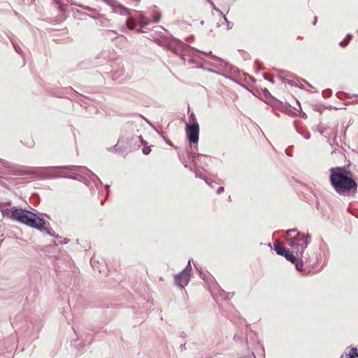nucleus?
Segmentation results:
<instances>
[{"mask_svg": "<svg viewBox=\"0 0 358 358\" xmlns=\"http://www.w3.org/2000/svg\"><path fill=\"white\" fill-rule=\"evenodd\" d=\"M329 181L334 189L339 195H349L357 192V182L348 176L344 168L339 166L331 168Z\"/></svg>", "mask_w": 358, "mask_h": 358, "instance_id": "obj_1", "label": "nucleus"}, {"mask_svg": "<svg viewBox=\"0 0 358 358\" xmlns=\"http://www.w3.org/2000/svg\"><path fill=\"white\" fill-rule=\"evenodd\" d=\"M285 237L288 245L297 257H300L301 261H307L308 258L303 256V253L310 243V236L300 233L296 229H292L285 231Z\"/></svg>", "mask_w": 358, "mask_h": 358, "instance_id": "obj_2", "label": "nucleus"}, {"mask_svg": "<svg viewBox=\"0 0 358 358\" xmlns=\"http://www.w3.org/2000/svg\"><path fill=\"white\" fill-rule=\"evenodd\" d=\"M12 220L52 236L50 231L44 227L45 220L29 210L15 207L13 208Z\"/></svg>", "mask_w": 358, "mask_h": 358, "instance_id": "obj_3", "label": "nucleus"}, {"mask_svg": "<svg viewBox=\"0 0 358 358\" xmlns=\"http://www.w3.org/2000/svg\"><path fill=\"white\" fill-rule=\"evenodd\" d=\"M202 53L205 55H209L210 58L213 60V62H210V64L217 69H222L225 71L226 72H232L236 71V68L233 66L230 65L223 59L217 56L212 55V52H202Z\"/></svg>", "mask_w": 358, "mask_h": 358, "instance_id": "obj_4", "label": "nucleus"}, {"mask_svg": "<svg viewBox=\"0 0 358 358\" xmlns=\"http://www.w3.org/2000/svg\"><path fill=\"white\" fill-rule=\"evenodd\" d=\"M191 271L192 266L190 260H189L187 266L182 271H181L180 273L175 276L176 285L180 288H183L187 285L190 279Z\"/></svg>", "mask_w": 358, "mask_h": 358, "instance_id": "obj_5", "label": "nucleus"}, {"mask_svg": "<svg viewBox=\"0 0 358 358\" xmlns=\"http://www.w3.org/2000/svg\"><path fill=\"white\" fill-rule=\"evenodd\" d=\"M186 134L187 139L190 143H196L199 141V125L196 122L192 124H187L186 126Z\"/></svg>", "mask_w": 358, "mask_h": 358, "instance_id": "obj_6", "label": "nucleus"}, {"mask_svg": "<svg viewBox=\"0 0 358 358\" xmlns=\"http://www.w3.org/2000/svg\"><path fill=\"white\" fill-rule=\"evenodd\" d=\"M67 171L70 173H74L75 172H78V176H83V175H86L90 179L94 180L95 178H97V176L93 173L90 170L87 169L86 167H80L76 166H67L65 167Z\"/></svg>", "mask_w": 358, "mask_h": 358, "instance_id": "obj_7", "label": "nucleus"}, {"mask_svg": "<svg viewBox=\"0 0 358 358\" xmlns=\"http://www.w3.org/2000/svg\"><path fill=\"white\" fill-rule=\"evenodd\" d=\"M294 252H289L287 250L282 256H284L288 261L295 265V268L297 271H302L303 262H301L300 257H298L296 255H294Z\"/></svg>", "mask_w": 358, "mask_h": 358, "instance_id": "obj_8", "label": "nucleus"}, {"mask_svg": "<svg viewBox=\"0 0 358 358\" xmlns=\"http://www.w3.org/2000/svg\"><path fill=\"white\" fill-rule=\"evenodd\" d=\"M66 166H56L51 167L50 169H57V171L51 175H50V178H57L59 177L68 178L73 180H76L77 178L76 176H68L66 174L64 170H67L65 169Z\"/></svg>", "mask_w": 358, "mask_h": 358, "instance_id": "obj_9", "label": "nucleus"}, {"mask_svg": "<svg viewBox=\"0 0 358 358\" xmlns=\"http://www.w3.org/2000/svg\"><path fill=\"white\" fill-rule=\"evenodd\" d=\"M113 13L120 14L121 15H129L131 16V13L129 10L123 6L120 5L117 1L116 2L115 5H114L113 7Z\"/></svg>", "mask_w": 358, "mask_h": 358, "instance_id": "obj_10", "label": "nucleus"}, {"mask_svg": "<svg viewBox=\"0 0 358 358\" xmlns=\"http://www.w3.org/2000/svg\"><path fill=\"white\" fill-rule=\"evenodd\" d=\"M10 202L0 203V212L3 217L12 219L13 209L9 210L6 208L7 206H10Z\"/></svg>", "mask_w": 358, "mask_h": 358, "instance_id": "obj_11", "label": "nucleus"}, {"mask_svg": "<svg viewBox=\"0 0 358 358\" xmlns=\"http://www.w3.org/2000/svg\"><path fill=\"white\" fill-rule=\"evenodd\" d=\"M138 21L141 27V29L138 30V32H141L142 29L152 23L151 20H149L142 14H140L139 16L138 17Z\"/></svg>", "mask_w": 358, "mask_h": 358, "instance_id": "obj_12", "label": "nucleus"}, {"mask_svg": "<svg viewBox=\"0 0 358 358\" xmlns=\"http://www.w3.org/2000/svg\"><path fill=\"white\" fill-rule=\"evenodd\" d=\"M189 157L192 159L194 163V167L199 166V162L201 161V158L205 159L206 157L205 155L201 154H196L195 152L189 153Z\"/></svg>", "mask_w": 358, "mask_h": 358, "instance_id": "obj_13", "label": "nucleus"}, {"mask_svg": "<svg viewBox=\"0 0 358 358\" xmlns=\"http://www.w3.org/2000/svg\"><path fill=\"white\" fill-rule=\"evenodd\" d=\"M198 166H195L194 168L190 167L189 169L193 171L195 173V177L198 178H201L205 180L206 183L208 184L210 187H213L212 182L209 181V180L204 178L201 173V171L197 169Z\"/></svg>", "mask_w": 358, "mask_h": 358, "instance_id": "obj_14", "label": "nucleus"}, {"mask_svg": "<svg viewBox=\"0 0 358 358\" xmlns=\"http://www.w3.org/2000/svg\"><path fill=\"white\" fill-rule=\"evenodd\" d=\"M137 25V23L136 22V20L129 16V17L126 20V26L127 27V29H130V30H133L136 28Z\"/></svg>", "mask_w": 358, "mask_h": 358, "instance_id": "obj_15", "label": "nucleus"}, {"mask_svg": "<svg viewBox=\"0 0 358 358\" xmlns=\"http://www.w3.org/2000/svg\"><path fill=\"white\" fill-rule=\"evenodd\" d=\"M358 357V350L356 348H352L349 353L346 354V358H356Z\"/></svg>", "mask_w": 358, "mask_h": 358, "instance_id": "obj_16", "label": "nucleus"}, {"mask_svg": "<svg viewBox=\"0 0 358 358\" xmlns=\"http://www.w3.org/2000/svg\"><path fill=\"white\" fill-rule=\"evenodd\" d=\"M274 250L277 252L278 255H280L282 256L283 255L285 252L287 250L285 248L280 246L279 245H278L276 243L274 244Z\"/></svg>", "mask_w": 358, "mask_h": 358, "instance_id": "obj_17", "label": "nucleus"}, {"mask_svg": "<svg viewBox=\"0 0 358 358\" xmlns=\"http://www.w3.org/2000/svg\"><path fill=\"white\" fill-rule=\"evenodd\" d=\"M287 83V84H289L290 85L296 86L301 89H305L304 85H299V84L297 83V79L296 80H288Z\"/></svg>", "mask_w": 358, "mask_h": 358, "instance_id": "obj_18", "label": "nucleus"}, {"mask_svg": "<svg viewBox=\"0 0 358 358\" xmlns=\"http://www.w3.org/2000/svg\"><path fill=\"white\" fill-rule=\"evenodd\" d=\"M161 15L159 13H155L153 15V19L151 20L152 23H157L160 21Z\"/></svg>", "mask_w": 358, "mask_h": 358, "instance_id": "obj_19", "label": "nucleus"}, {"mask_svg": "<svg viewBox=\"0 0 358 358\" xmlns=\"http://www.w3.org/2000/svg\"><path fill=\"white\" fill-rule=\"evenodd\" d=\"M224 22L226 23V26H227V29H232L233 26H234V24L231 22H229L227 17L225 16H224Z\"/></svg>", "mask_w": 358, "mask_h": 358, "instance_id": "obj_20", "label": "nucleus"}, {"mask_svg": "<svg viewBox=\"0 0 358 358\" xmlns=\"http://www.w3.org/2000/svg\"><path fill=\"white\" fill-rule=\"evenodd\" d=\"M134 140L135 141L136 143L140 142L141 145H145L146 144V142L143 139V138L141 136H136V138H134Z\"/></svg>", "mask_w": 358, "mask_h": 358, "instance_id": "obj_21", "label": "nucleus"}, {"mask_svg": "<svg viewBox=\"0 0 358 358\" xmlns=\"http://www.w3.org/2000/svg\"><path fill=\"white\" fill-rule=\"evenodd\" d=\"M150 152H151V148L149 146H144V148H143V152L145 155H148L150 153Z\"/></svg>", "mask_w": 358, "mask_h": 358, "instance_id": "obj_22", "label": "nucleus"}, {"mask_svg": "<svg viewBox=\"0 0 358 358\" xmlns=\"http://www.w3.org/2000/svg\"><path fill=\"white\" fill-rule=\"evenodd\" d=\"M311 89H313V87L310 84L308 83V82H306V86H305V89L306 90L308 91V92H311Z\"/></svg>", "mask_w": 358, "mask_h": 358, "instance_id": "obj_23", "label": "nucleus"}, {"mask_svg": "<svg viewBox=\"0 0 358 358\" xmlns=\"http://www.w3.org/2000/svg\"><path fill=\"white\" fill-rule=\"evenodd\" d=\"M306 80L302 78H297V83L299 84V85H304L306 86Z\"/></svg>", "mask_w": 358, "mask_h": 358, "instance_id": "obj_24", "label": "nucleus"}, {"mask_svg": "<svg viewBox=\"0 0 358 358\" xmlns=\"http://www.w3.org/2000/svg\"><path fill=\"white\" fill-rule=\"evenodd\" d=\"M348 43H349V40L345 39L343 41L340 42V45L341 47H345Z\"/></svg>", "mask_w": 358, "mask_h": 358, "instance_id": "obj_25", "label": "nucleus"}, {"mask_svg": "<svg viewBox=\"0 0 358 358\" xmlns=\"http://www.w3.org/2000/svg\"><path fill=\"white\" fill-rule=\"evenodd\" d=\"M13 47H14V48H15V51H16L17 52H18L19 54H21V51H22V50H21V48H20L18 45H15V43H13Z\"/></svg>", "mask_w": 358, "mask_h": 358, "instance_id": "obj_26", "label": "nucleus"}, {"mask_svg": "<svg viewBox=\"0 0 358 358\" xmlns=\"http://www.w3.org/2000/svg\"><path fill=\"white\" fill-rule=\"evenodd\" d=\"M224 189L223 187H220L217 189V194H220L221 193H222L224 192Z\"/></svg>", "mask_w": 358, "mask_h": 358, "instance_id": "obj_27", "label": "nucleus"}, {"mask_svg": "<svg viewBox=\"0 0 358 358\" xmlns=\"http://www.w3.org/2000/svg\"><path fill=\"white\" fill-rule=\"evenodd\" d=\"M1 163L6 167H9L10 166V164L8 162L6 161H2Z\"/></svg>", "mask_w": 358, "mask_h": 358, "instance_id": "obj_28", "label": "nucleus"}, {"mask_svg": "<svg viewBox=\"0 0 358 358\" xmlns=\"http://www.w3.org/2000/svg\"><path fill=\"white\" fill-rule=\"evenodd\" d=\"M215 11H217V13H219L220 15H223L222 12L220 9H218V8H216Z\"/></svg>", "mask_w": 358, "mask_h": 358, "instance_id": "obj_29", "label": "nucleus"}, {"mask_svg": "<svg viewBox=\"0 0 358 358\" xmlns=\"http://www.w3.org/2000/svg\"><path fill=\"white\" fill-rule=\"evenodd\" d=\"M210 5L212 6V8L213 9H214L215 10V9L217 8L215 6V4L213 3V2L210 1Z\"/></svg>", "mask_w": 358, "mask_h": 358, "instance_id": "obj_30", "label": "nucleus"}, {"mask_svg": "<svg viewBox=\"0 0 358 358\" xmlns=\"http://www.w3.org/2000/svg\"><path fill=\"white\" fill-rule=\"evenodd\" d=\"M106 20V18H103V17H99V20H100V22H101V23H103V21H104V20Z\"/></svg>", "mask_w": 358, "mask_h": 358, "instance_id": "obj_31", "label": "nucleus"}, {"mask_svg": "<svg viewBox=\"0 0 358 358\" xmlns=\"http://www.w3.org/2000/svg\"><path fill=\"white\" fill-rule=\"evenodd\" d=\"M347 38H347L346 40H349V41H350V40L351 39V38H352V36H351L350 34H348V35L347 36Z\"/></svg>", "mask_w": 358, "mask_h": 358, "instance_id": "obj_32", "label": "nucleus"}, {"mask_svg": "<svg viewBox=\"0 0 358 358\" xmlns=\"http://www.w3.org/2000/svg\"><path fill=\"white\" fill-rule=\"evenodd\" d=\"M86 338H88V340H89V341H88V343H90V342H91V341H92L91 337H90V336H86Z\"/></svg>", "mask_w": 358, "mask_h": 358, "instance_id": "obj_33", "label": "nucleus"}, {"mask_svg": "<svg viewBox=\"0 0 358 358\" xmlns=\"http://www.w3.org/2000/svg\"><path fill=\"white\" fill-rule=\"evenodd\" d=\"M69 242V240L65 239L64 241L62 243L63 244H66Z\"/></svg>", "mask_w": 358, "mask_h": 358, "instance_id": "obj_34", "label": "nucleus"}, {"mask_svg": "<svg viewBox=\"0 0 358 358\" xmlns=\"http://www.w3.org/2000/svg\"><path fill=\"white\" fill-rule=\"evenodd\" d=\"M229 294H230L229 293H228V294H227V299H229L230 297H232V296H233V295L231 294V295L229 296Z\"/></svg>", "mask_w": 358, "mask_h": 358, "instance_id": "obj_35", "label": "nucleus"}, {"mask_svg": "<svg viewBox=\"0 0 358 358\" xmlns=\"http://www.w3.org/2000/svg\"><path fill=\"white\" fill-rule=\"evenodd\" d=\"M91 264H92V266L94 267V261H92V262H91Z\"/></svg>", "mask_w": 358, "mask_h": 358, "instance_id": "obj_36", "label": "nucleus"}, {"mask_svg": "<svg viewBox=\"0 0 358 358\" xmlns=\"http://www.w3.org/2000/svg\"><path fill=\"white\" fill-rule=\"evenodd\" d=\"M108 34H110V33H112V34H115V33H114L113 31H108Z\"/></svg>", "mask_w": 358, "mask_h": 358, "instance_id": "obj_37", "label": "nucleus"}, {"mask_svg": "<svg viewBox=\"0 0 358 358\" xmlns=\"http://www.w3.org/2000/svg\"><path fill=\"white\" fill-rule=\"evenodd\" d=\"M202 162H203V159H202V158L201 159V161L199 162V163H201Z\"/></svg>", "mask_w": 358, "mask_h": 358, "instance_id": "obj_38", "label": "nucleus"}]
</instances>
